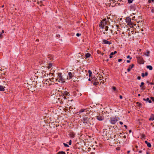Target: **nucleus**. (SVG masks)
<instances>
[{
  "mask_svg": "<svg viewBox=\"0 0 154 154\" xmlns=\"http://www.w3.org/2000/svg\"><path fill=\"white\" fill-rule=\"evenodd\" d=\"M57 81L58 82L61 83H64L65 82V80L62 75V73H59L58 74L57 79H56Z\"/></svg>",
  "mask_w": 154,
  "mask_h": 154,
  "instance_id": "nucleus-1",
  "label": "nucleus"
},
{
  "mask_svg": "<svg viewBox=\"0 0 154 154\" xmlns=\"http://www.w3.org/2000/svg\"><path fill=\"white\" fill-rule=\"evenodd\" d=\"M110 122L112 124H115L118 120L116 118H111L110 119Z\"/></svg>",
  "mask_w": 154,
  "mask_h": 154,
  "instance_id": "nucleus-2",
  "label": "nucleus"
},
{
  "mask_svg": "<svg viewBox=\"0 0 154 154\" xmlns=\"http://www.w3.org/2000/svg\"><path fill=\"white\" fill-rule=\"evenodd\" d=\"M106 22H105V20H103L102 21H101L99 25L100 27L102 28H104V26L106 24Z\"/></svg>",
  "mask_w": 154,
  "mask_h": 154,
  "instance_id": "nucleus-3",
  "label": "nucleus"
},
{
  "mask_svg": "<svg viewBox=\"0 0 154 154\" xmlns=\"http://www.w3.org/2000/svg\"><path fill=\"white\" fill-rule=\"evenodd\" d=\"M69 93L67 92V91H65L64 92V98H65V99H66V98H69Z\"/></svg>",
  "mask_w": 154,
  "mask_h": 154,
  "instance_id": "nucleus-4",
  "label": "nucleus"
},
{
  "mask_svg": "<svg viewBox=\"0 0 154 154\" xmlns=\"http://www.w3.org/2000/svg\"><path fill=\"white\" fill-rule=\"evenodd\" d=\"M137 59L138 61L139 62L140 64H143V63L142 58L141 57H137Z\"/></svg>",
  "mask_w": 154,
  "mask_h": 154,
  "instance_id": "nucleus-5",
  "label": "nucleus"
},
{
  "mask_svg": "<svg viewBox=\"0 0 154 154\" xmlns=\"http://www.w3.org/2000/svg\"><path fill=\"white\" fill-rule=\"evenodd\" d=\"M102 43L105 44H109L110 45L111 44V43L109 42L105 39H103L102 41Z\"/></svg>",
  "mask_w": 154,
  "mask_h": 154,
  "instance_id": "nucleus-6",
  "label": "nucleus"
},
{
  "mask_svg": "<svg viewBox=\"0 0 154 154\" xmlns=\"http://www.w3.org/2000/svg\"><path fill=\"white\" fill-rule=\"evenodd\" d=\"M97 119L99 121H102L103 120L104 117L100 116H96Z\"/></svg>",
  "mask_w": 154,
  "mask_h": 154,
  "instance_id": "nucleus-7",
  "label": "nucleus"
},
{
  "mask_svg": "<svg viewBox=\"0 0 154 154\" xmlns=\"http://www.w3.org/2000/svg\"><path fill=\"white\" fill-rule=\"evenodd\" d=\"M88 121V119L87 117H84L83 118L82 120V121H83V123H87Z\"/></svg>",
  "mask_w": 154,
  "mask_h": 154,
  "instance_id": "nucleus-8",
  "label": "nucleus"
},
{
  "mask_svg": "<svg viewBox=\"0 0 154 154\" xmlns=\"http://www.w3.org/2000/svg\"><path fill=\"white\" fill-rule=\"evenodd\" d=\"M149 121H153L154 120V115L152 114L150 116V118L149 119Z\"/></svg>",
  "mask_w": 154,
  "mask_h": 154,
  "instance_id": "nucleus-9",
  "label": "nucleus"
},
{
  "mask_svg": "<svg viewBox=\"0 0 154 154\" xmlns=\"http://www.w3.org/2000/svg\"><path fill=\"white\" fill-rule=\"evenodd\" d=\"M117 53V51H114V52H111L109 55V58H112V55L116 54Z\"/></svg>",
  "mask_w": 154,
  "mask_h": 154,
  "instance_id": "nucleus-10",
  "label": "nucleus"
},
{
  "mask_svg": "<svg viewBox=\"0 0 154 154\" xmlns=\"http://www.w3.org/2000/svg\"><path fill=\"white\" fill-rule=\"evenodd\" d=\"M134 66V65L133 64H132L131 65H130L129 66V68L127 69V71L128 72H129L131 69L133 68Z\"/></svg>",
  "mask_w": 154,
  "mask_h": 154,
  "instance_id": "nucleus-11",
  "label": "nucleus"
},
{
  "mask_svg": "<svg viewBox=\"0 0 154 154\" xmlns=\"http://www.w3.org/2000/svg\"><path fill=\"white\" fill-rule=\"evenodd\" d=\"M145 143L147 145V146L148 147H151V145L150 143L148 142L147 141H145Z\"/></svg>",
  "mask_w": 154,
  "mask_h": 154,
  "instance_id": "nucleus-12",
  "label": "nucleus"
},
{
  "mask_svg": "<svg viewBox=\"0 0 154 154\" xmlns=\"http://www.w3.org/2000/svg\"><path fill=\"white\" fill-rule=\"evenodd\" d=\"M126 21L128 23L131 22V18L129 17L127 18L126 19Z\"/></svg>",
  "mask_w": 154,
  "mask_h": 154,
  "instance_id": "nucleus-13",
  "label": "nucleus"
},
{
  "mask_svg": "<svg viewBox=\"0 0 154 154\" xmlns=\"http://www.w3.org/2000/svg\"><path fill=\"white\" fill-rule=\"evenodd\" d=\"M5 87H3L2 85H0V91H5Z\"/></svg>",
  "mask_w": 154,
  "mask_h": 154,
  "instance_id": "nucleus-14",
  "label": "nucleus"
},
{
  "mask_svg": "<svg viewBox=\"0 0 154 154\" xmlns=\"http://www.w3.org/2000/svg\"><path fill=\"white\" fill-rule=\"evenodd\" d=\"M68 75L70 79H71L73 76L72 73L70 72H69Z\"/></svg>",
  "mask_w": 154,
  "mask_h": 154,
  "instance_id": "nucleus-15",
  "label": "nucleus"
},
{
  "mask_svg": "<svg viewBox=\"0 0 154 154\" xmlns=\"http://www.w3.org/2000/svg\"><path fill=\"white\" fill-rule=\"evenodd\" d=\"M128 25L129 27L131 28L133 27V23L131 21L128 23Z\"/></svg>",
  "mask_w": 154,
  "mask_h": 154,
  "instance_id": "nucleus-16",
  "label": "nucleus"
},
{
  "mask_svg": "<svg viewBox=\"0 0 154 154\" xmlns=\"http://www.w3.org/2000/svg\"><path fill=\"white\" fill-rule=\"evenodd\" d=\"M146 68L150 70H152V67L151 66L149 65L146 66Z\"/></svg>",
  "mask_w": 154,
  "mask_h": 154,
  "instance_id": "nucleus-17",
  "label": "nucleus"
},
{
  "mask_svg": "<svg viewBox=\"0 0 154 154\" xmlns=\"http://www.w3.org/2000/svg\"><path fill=\"white\" fill-rule=\"evenodd\" d=\"M148 74L147 72H146L145 74L143 73H142V76L143 77H144V76H147Z\"/></svg>",
  "mask_w": 154,
  "mask_h": 154,
  "instance_id": "nucleus-18",
  "label": "nucleus"
},
{
  "mask_svg": "<svg viewBox=\"0 0 154 154\" xmlns=\"http://www.w3.org/2000/svg\"><path fill=\"white\" fill-rule=\"evenodd\" d=\"M149 51H147L146 53H144V54L147 56H149Z\"/></svg>",
  "mask_w": 154,
  "mask_h": 154,
  "instance_id": "nucleus-19",
  "label": "nucleus"
},
{
  "mask_svg": "<svg viewBox=\"0 0 154 154\" xmlns=\"http://www.w3.org/2000/svg\"><path fill=\"white\" fill-rule=\"evenodd\" d=\"M91 56V54L89 53H87L85 54V57L86 58L90 57Z\"/></svg>",
  "mask_w": 154,
  "mask_h": 154,
  "instance_id": "nucleus-20",
  "label": "nucleus"
},
{
  "mask_svg": "<svg viewBox=\"0 0 154 154\" xmlns=\"http://www.w3.org/2000/svg\"><path fill=\"white\" fill-rule=\"evenodd\" d=\"M136 104H137V105L140 107H141L142 105V104L141 103H140L138 102H137Z\"/></svg>",
  "mask_w": 154,
  "mask_h": 154,
  "instance_id": "nucleus-21",
  "label": "nucleus"
},
{
  "mask_svg": "<svg viewBox=\"0 0 154 154\" xmlns=\"http://www.w3.org/2000/svg\"><path fill=\"white\" fill-rule=\"evenodd\" d=\"M75 135L73 133H71L70 134V136L72 138H73L74 137Z\"/></svg>",
  "mask_w": 154,
  "mask_h": 154,
  "instance_id": "nucleus-22",
  "label": "nucleus"
},
{
  "mask_svg": "<svg viewBox=\"0 0 154 154\" xmlns=\"http://www.w3.org/2000/svg\"><path fill=\"white\" fill-rule=\"evenodd\" d=\"M88 72L89 73V76L90 77L91 75L92 72L90 70H89L88 71Z\"/></svg>",
  "mask_w": 154,
  "mask_h": 154,
  "instance_id": "nucleus-23",
  "label": "nucleus"
},
{
  "mask_svg": "<svg viewBox=\"0 0 154 154\" xmlns=\"http://www.w3.org/2000/svg\"><path fill=\"white\" fill-rule=\"evenodd\" d=\"M58 154H66L65 152L63 151L59 152L58 153Z\"/></svg>",
  "mask_w": 154,
  "mask_h": 154,
  "instance_id": "nucleus-24",
  "label": "nucleus"
},
{
  "mask_svg": "<svg viewBox=\"0 0 154 154\" xmlns=\"http://www.w3.org/2000/svg\"><path fill=\"white\" fill-rule=\"evenodd\" d=\"M85 110V109H81L79 111V113L82 112H84Z\"/></svg>",
  "mask_w": 154,
  "mask_h": 154,
  "instance_id": "nucleus-25",
  "label": "nucleus"
},
{
  "mask_svg": "<svg viewBox=\"0 0 154 154\" xmlns=\"http://www.w3.org/2000/svg\"><path fill=\"white\" fill-rule=\"evenodd\" d=\"M146 101H148V102L149 103H151L152 102L150 100H149V99L148 98H147L146 99Z\"/></svg>",
  "mask_w": 154,
  "mask_h": 154,
  "instance_id": "nucleus-26",
  "label": "nucleus"
},
{
  "mask_svg": "<svg viewBox=\"0 0 154 154\" xmlns=\"http://www.w3.org/2000/svg\"><path fill=\"white\" fill-rule=\"evenodd\" d=\"M63 144L64 146L66 147H69V145L67 144L66 143H64Z\"/></svg>",
  "mask_w": 154,
  "mask_h": 154,
  "instance_id": "nucleus-27",
  "label": "nucleus"
},
{
  "mask_svg": "<svg viewBox=\"0 0 154 154\" xmlns=\"http://www.w3.org/2000/svg\"><path fill=\"white\" fill-rule=\"evenodd\" d=\"M128 1L129 3H131L132 2L133 0H128Z\"/></svg>",
  "mask_w": 154,
  "mask_h": 154,
  "instance_id": "nucleus-28",
  "label": "nucleus"
},
{
  "mask_svg": "<svg viewBox=\"0 0 154 154\" xmlns=\"http://www.w3.org/2000/svg\"><path fill=\"white\" fill-rule=\"evenodd\" d=\"M108 26H106L105 27L104 29L106 31H107L108 30Z\"/></svg>",
  "mask_w": 154,
  "mask_h": 154,
  "instance_id": "nucleus-29",
  "label": "nucleus"
},
{
  "mask_svg": "<svg viewBox=\"0 0 154 154\" xmlns=\"http://www.w3.org/2000/svg\"><path fill=\"white\" fill-rule=\"evenodd\" d=\"M153 2L154 3V0H148V2L149 3H150L151 2Z\"/></svg>",
  "mask_w": 154,
  "mask_h": 154,
  "instance_id": "nucleus-30",
  "label": "nucleus"
},
{
  "mask_svg": "<svg viewBox=\"0 0 154 154\" xmlns=\"http://www.w3.org/2000/svg\"><path fill=\"white\" fill-rule=\"evenodd\" d=\"M151 12L152 13H153L154 12V9L153 8H151Z\"/></svg>",
  "mask_w": 154,
  "mask_h": 154,
  "instance_id": "nucleus-31",
  "label": "nucleus"
},
{
  "mask_svg": "<svg viewBox=\"0 0 154 154\" xmlns=\"http://www.w3.org/2000/svg\"><path fill=\"white\" fill-rule=\"evenodd\" d=\"M112 89L114 91L116 90V87L114 86H112Z\"/></svg>",
  "mask_w": 154,
  "mask_h": 154,
  "instance_id": "nucleus-32",
  "label": "nucleus"
},
{
  "mask_svg": "<svg viewBox=\"0 0 154 154\" xmlns=\"http://www.w3.org/2000/svg\"><path fill=\"white\" fill-rule=\"evenodd\" d=\"M144 85V83L143 82H142L141 83V85H140V87H141L142 86Z\"/></svg>",
  "mask_w": 154,
  "mask_h": 154,
  "instance_id": "nucleus-33",
  "label": "nucleus"
},
{
  "mask_svg": "<svg viewBox=\"0 0 154 154\" xmlns=\"http://www.w3.org/2000/svg\"><path fill=\"white\" fill-rule=\"evenodd\" d=\"M52 66V64H50L49 65V66H48V68L49 69L51 68Z\"/></svg>",
  "mask_w": 154,
  "mask_h": 154,
  "instance_id": "nucleus-34",
  "label": "nucleus"
},
{
  "mask_svg": "<svg viewBox=\"0 0 154 154\" xmlns=\"http://www.w3.org/2000/svg\"><path fill=\"white\" fill-rule=\"evenodd\" d=\"M93 84L94 85H96L98 84V82H94Z\"/></svg>",
  "mask_w": 154,
  "mask_h": 154,
  "instance_id": "nucleus-35",
  "label": "nucleus"
},
{
  "mask_svg": "<svg viewBox=\"0 0 154 154\" xmlns=\"http://www.w3.org/2000/svg\"><path fill=\"white\" fill-rule=\"evenodd\" d=\"M81 35V34H79V33H77L76 34V35L77 37H79V36H80Z\"/></svg>",
  "mask_w": 154,
  "mask_h": 154,
  "instance_id": "nucleus-36",
  "label": "nucleus"
},
{
  "mask_svg": "<svg viewBox=\"0 0 154 154\" xmlns=\"http://www.w3.org/2000/svg\"><path fill=\"white\" fill-rule=\"evenodd\" d=\"M150 98L154 102V97H150Z\"/></svg>",
  "mask_w": 154,
  "mask_h": 154,
  "instance_id": "nucleus-37",
  "label": "nucleus"
},
{
  "mask_svg": "<svg viewBox=\"0 0 154 154\" xmlns=\"http://www.w3.org/2000/svg\"><path fill=\"white\" fill-rule=\"evenodd\" d=\"M48 82H49V81H48H48L46 80L45 81V82H44V83L47 84L48 83Z\"/></svg>",
  "mask_w": 154,
  "mask_h": 154,
  "instance_id": "nucleus-38",
  "label": "nucleus"
},
{
  "mask_svg": "<svg viewBox=\"0 0 154 154\" xmlns=\"http://www.w3.org/2000/svg\"><path fill=\"white\" fill-rule=\"evenodd\" d=\"M127 58H130V60L132 59V57H130V56L128 55L127 56Z\"/></svg>",
  "mask_w": 154,
  "mask_h": 154,
  "instance_id": "nucleus-39",
  "label": "nucleus"
},
{
  "mask_svg": "<svg viewBox=\"0 0 154 154\" xmlns=\"http://www.w3.org/2000/svg\"><path fill=\"white\" fill-rule=\"evenodd\" d=\"M71 143H72V141L71 140H70L69 141V145H71Z\"/></svg>",
  "mask_w": 154,
  "mask_h": 154,
  "instance_id": "nucleus-40",
  "label": "nucleus"
},
{
  "mask_svg": "<svg viewBox=\"0 0 154 154\" xmlns=\"http://www.w3.org/2000/svg\"><path fill=\"white\" fill-rule=\"evenodd\" d=\"M137 79L138 80H140L141 79V77L140 76H139L137 77Z\"/></svg>",
  "mask_w": 154,
  "mask_h": 154,
  "instance_id": "nucleus-41",
  "label": "nucleus"
},
{
  "mask_svg": "<svg viewBox=\"0 0 154 154\" xmlns=\"http://www.w3.org/2000/svg\"><path fill=\"white\" fill-rule=\"evenodd\" d=\"M122 59H118V62H121V61H122Z\"/></svg>",
  "mask_w": 154,
  "mask_h": 154,
  "instance_id": "nucleus-42",
  "label": "nucleus"
},
{
  "mask_svg": "<svg viewBox=\"0 0 154 154\" xmlns=\"http://www.w3.org/2000/svg\"><path fill=\"white\" fill-rule=\"evenodd\" d=\"M119 123L120 124H121V125H122L123 124V123L122 122H121V121L119 122Z\"/></svg>",
  "mask_w": 154,
  "mask_h": 154,
  "instance_id": "nucleus-43",
  "label": "nucleus"
},
{
  "mask_svg": "<svg viewBox=\"0 0 154 154\" xmlns=\"http://www.w3.org/2000/svg\"><path fill=\"white\" fill-rule=\"evenodd\" d=\"M130 62V60H127V62L128 63H129Z\"/></svg>",
  "mask_w": 154,
  "mask_h": 154,
  "instance_id": "nucleus-44",
  "label": "nucleus"
},
{
  "mask_svg": "<svg viewBox=\"0 0 154 154\" xmlns=\"http://www.w3.org/2000/svg\"><path fill=\"white\" fill-rule=\"evenodd\" d=\"M119 97L121 99H122V97L121 95H120L119 96Z\"/></svg>",
  "mask_w": 154,
  "mask_h": 154,
  "instance_id": "nucleus-45",
  "label": "nucleus"
},
{
  "mask_svg": "<svg viewBox=\"0 0 154 154\" xmlns=\"http://www.w3.org/2000/svg\"><path fill=\"white\" fill-rule=\"evenodd\" d=\"M124 127L125 128H127V126L126 125H124Z\"/></svg>",
  "mask_w": 154,
  "mask_h": 154,
  "instance_id": "nucleus-46",
  "label": "nucleus"
},
{
  "mask_svg": "<svg viewBox=\"0 0 154 154\" xmlns=\"http://www.w3.org/2000/svg\"><path fill=\"white\" fill-rule=\"evenodd\" d=\"M142 151H141V150L139 151V153H142Z\"/></svg>",
  "mask_w": 154,
  "mask_h": 154,
  "instance_id": "nucleus-47",
  "label": "nucleus"
},
{
  "mask_svg": "<svg viewBox=\"0 0 154 154\" xmlns=\"http://www.w3.org/2000/svg\"><path fill=\"white\" fill-rule=\"evenodd\" d=\"M5 78H4L3 79V80H2V81L4 82V83H5V82L4 81V79Z\"/></svg>",
  "mask_w": 154,
  "mask_h": 154,
  "instance_id": "nucleus-48",
  "label": "nucleus"
},
{
  "mask_svg": "<svg viewBox=\"0 0 154 154\" xmlns=\"http://www.w3.org/2000/svg\"><path fill=\"white\" fill-rule=\"evenodd\" d=\"M4 30H2V33H4Z\"/></svg>",
  "mask_w": 154,
  "mask_h": 154,
  "instance_id": "nucleus-49",
  "label": "nucleus"
},
{
  "mask_svg": "<svg viewBox=\"0 0 154 154\" xmlns=\"http://www.w3.org/2000/svg\"><path fill=\"white\" fill-rule=\"evenodd\" d=\"M2 33H1L0 34V37H1L2 36Z\"/></svg>",
  "mask_w": 154,
  "mask_h": 154,
  "instance_id": "nucleus-50",
  "label": "nucleus"
},
{
  "mask_svg": "<svg viewBox=\"0 0 154 154\" xmlns=\"http://www.w3.org/2000/svg\"><path fill=\"white\" fill-rule=\"evenodd\" d=\"M110 30L111 33H112V30Z\"/></svg>",
  "mask_w": 154,
  "mask_h": 154,
  "instance_id": "nucleus-51",
  "label": "nucleus"
},
{
  "mask_svg": "<svg viewBox=\"0 0 154 154\" xmlns=\"http://www.w3.org/2000/svg\"><path fill=\"white\" fill-rule=\"evenodd\" d=\"M130 152V151H128V152H127V153H129Z\"/></svg>",
  "mask_w": 154,
  "mask_h": 154,
  "instance_id": "nucleus-52",
  "label": "nucleus"
},
{
  "mask_svg": "<svg viewBox=\"0 0 154 154\" xmlns=\"http://www.w3.org/2000/svg\"><path fill=\"white\" fill-rule=\"evenodd\" d=\"M88 80L89 81H90L91 80V79L90 78H89Z\"/></svg>",
  "mask_w": 154,
  "mask_h": 154,
  "instance_id": "nucleus-53",
  "label": "nucleus"
},
{
  "mask_svg": "<svg viewBox=\"0 0 154 154\" xmlns=\"http://www.w3.org/2000/svg\"><path fill=\"white\" fill-rule=\"evenodd\" d=\"M143 100H146V99H145V98H143Z\"/></svg>",
  "mask_w": 154,
  "mask_h": 154,
  "instance_id": "nucleus-54",
  "label": "nucleus"
},
{
  "mask_svg": "<svg viewBox=\"0 0 154 154\" xmlns=\"http://www.w3.org/2000/svg\"><path fill=\"white\" fill-rule=\"evenodd\" d=\"M140 96V94H138V96Z\"/></svg>",
  "mask_w": 154,
  "mask_h": 154,
  "instance_id": "nucleus-55",
  "label": "nucleus"
},
{
  "mask_svg": "<svg viewBox=\"0 0 154 154\" xmlns=\"http://www.w3.org/2000/svg\"><path fill=\"white\" fill-rule=\"evenodd\" d=\"M146 154H149V152H146Z\"/></svg>",
  "mask_w": 154,
  "mask_h": 154,
  "instance_id": "nucleus-56",
  "label": "nucleus"
},
{
  "mask_svg": "<svg viewBox=\"0 0 154 154\" xmlns=\"http://www.w3.org/2000/svg\"><path fill=\"white\" fill-rule=\"evenodd\" d=\"M129 132H131V130H130L129 131Z\"/></svg>",
  "mask_w": 154,
  "mask_h": 154,
  "instance_id": "nucleus-57",
  "label": "nucleus"
},
{
  "mask_svg": "<svg viewBox=\"0 0 154 154\" xmlns=\"http://www.w3.org/2000/svg\"><path fill=\"white\" fill-rule=\"evenodd\" d=\"M103 33L104 34H106V33L105 32H103Z\"/></svg>",
  "mask_w": 154,
  "mask_h": 154,
  "instance_id": "nucleus-58",
  "label": "nucleus"
},
{
  "mask_svg": "<svg viewBox=\"0 0 154 154\" xmlns=\"http://www.w3.org/2000/svg\"><path fill=\"white\" fill-rule=\"evenodd\" d=\"M4 5H3L2 6V7L3 8V7H4Z\"/></svg>",
  "mask_w": 154,
  "mask_h": 154,
  "instance_id": "nucleus-59",
  "label": "nucleus"
},
{
  "mask_svg": "<svg viewBox=\"0 0 154 154\" xmlns=\"http://www.w3.org/2000/svg\"><path fill=\"white\" fill-rule=\"evenodd\" d=\"M151 84H153V83H151Z\"/></svg>",
  "mask_w": 154,
  "mask_h": 154,
  "instance_id": "nucleus-60",
  "label": "nucleus"
},
{
  "mask_svg": "<svg viewBox=\"0 0 154 154\" xmlns=\"http://www.w3.org/2000/svg\"><path fill=\"white\" fill-rule=\"evenodd\" d=\"M99 78H101V77H100H100H99Z\"/></svg>",
  "mask_w": 154,
  "mask_h": 154,
  "instance_id": "nucleus-61",
  "label": "nucleus"
},
{
  "mask_svg": "<svg viewBox=\"0 0 154 154\" xmlns=\"http://www.w3.org/2000/svg\"><path fill=\"white\" fill-rule=\"evenodd\" d=\"M107 79V78H106V79Z\"/></svg>",
  "mask_w": 154,
  "mask_h": 154,
  "instance_id": "nucleus-62",
  "label": "nucleus"
},
{
  "mask_svg": "<svg viewBox=\"0 0 154 154\" xmlns=\"http://www.w3.org/2000/svg\"><path fill=\"white\" fill-rule=\"evenodd\" d=\"M140 50V51H141V49H140V50Z\"/></svg>",
  "mask_w": 154,
  "mask_h": 154,
  "instance_id": "nucleus-63",
  "label": "nucleus"
},
{
  "mask_svg": "<svg viewBox=\"0 0 154 154\" xmlns=\"http://www.w3.org/2000/svg\"><path fill=\"white\" fill-rule=\"evenodd\" d=\"M99 80H101V79H99Z\"/></svg>",
  "mask_w": 154,
  "mask_h": 154,
  "instance_id": "nucleus-64",
  "label": "nucleus"
}]
</instances>
